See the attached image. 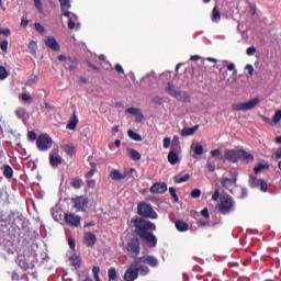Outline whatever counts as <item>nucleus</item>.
<instances>
[{
  "label": "nucleus",
  "mask_w": 281,
  "mask_h": 281,
  "mask_svg": "<svg viewBox=\"0 0 281 281\" xmlns=\"http://www.w3.org/2000/svg\"><path fill=\"white\" fill-rule=\"evenodd\" d=\"M218 196H220L218 189H216L212 195L213 201H218Z\"/></svg>",
  "instance_id": "obj_64"
},
{
  "label": "nucleus",
  "mask_w": 281,
  "mask_h": 281,
  "mask_svg": "<svg viewBox=\"0 0 281 281\" xmlns=\"http://www.w3.org/2000/svg\"><path fill=\"white\" fill-rule=\"evenodd\" d=\"M110 177L111 179H113V181H122V179L126 178V175H123L122 172H120V170L114 169L110 172Z\"/></svg>",
  "instance_id": "obj_25"
},
{
  "label": "nucleus",
  "mask_w": 281,
  "mask_h": 281,
  "mask_svg": "<svg viewBox=\"0 0 281 281\" xmlns=\"http://www.w3.org/2000/svg\"><path fill=\"white\" fill-rule=\"evenodd\" d=\"M125 113H128L130 115L135 116V122H143L144 121V113H142V110L139 108H127L125 110Z\"/></svg>",
  "instance_id": "obj_14"
},
{
  "label": "nucleus",
  "mask_w": 281,
  "mask_h": 281,
  "mask_svg": "<svg viewBox=\"0 0 281 281\" xmlns=\"http://www.w3.org/2000/svg\"><path fill=\"white\" fill-rule=\"evenodd\" d=\"M225 159L232 161V164H237L238 159H240V150L226 149Z\"/></svg>",
  "instance_id": "obj_9"
},
{
  "label": "nucleus",
  "mask_w": 281,
  "mask_h": 281,
  "mask_svg": "<svg viewBox=\"0 0 281 281\" xmlns=\"http://www.w3.org/2000/svg\"><path fill=\"white\" fill-rule=\"evenodd\" d=\"M127 155L128 157H131V159H133V161H139V159H142V154H139V151L132 148L127 149Z\"/></svg>",
  "instance_id": "obj_26"
},
{
  "label": "nucleus",
  "mask_w": 281,
  "mask_h": 281,
  "mask_svg": "<svg viewBox=\"0 0 281 281\" xmlns=\"http://www.w3.org/2000/svg\"><path fill=\"white\" fill-rule=\"evenodd\" d=\"M70 262H71V265H74V267H80V258L79 257H71Z\"/></svg>",
  "instance_id": "obj_47"
},
{
  "label": "nucleus",
  "mask_w": 281,
  "mask_h": 281,
  "mask_svg": "<svg viewBox=\"0 0 281 281\" xmlns=\"http://www.w3.org/2000/svg\"><path fill=\"white\" fill-rule=\"evenodd\" d=\"M165 91L170 95L171 98H175L179 90H177V87H175V83L168 82L165 87Z\"/></svg>",
  "instance_id": "obj_22"
},
{
  "label": "nucleus",
  "mask_w": 281,
  "mask_h": 281,
  "mask_svg": "<svg viewBox=\"0 0 281 281\" xmlns=\"http://www.w3.org/2000/svg\"><path fill=\"white\" fill-rule=\"evenodd\" d=\"M135 262H139V265H142L143 267L144 265H149V267H157V265H159L157 258L153 256H144L139 259H136Z\"/></svg>",
  "instance_id": "obj_10"
},
{
  "label": "nucleus",
  "mask_w": 281,
  "mask_h": 281,
  "mask_svg": "<svg viewBox=\"0 0 281 281\" xmlns=\"http://www.w3.org/2000/svg\"><path fill=\"white\" fill-rule=\"evenodd\" d=\"M0 34H2L3 36H10V34H11V31H10V29H8V27H1V25H0Z\"/></svg>",
  "instance_id": "obj_50"
},
{
  "label": "nucleus",
  "mask_w": 281,
  "mask_h": 281,
  "mask_svg": "<svg viewBox=\"0 0 281 281\" xmlns=\"http://www.w3.org/2000/svg\"><path fill=\"white\" fill-rule=\"evenodd\" d=\"M189 180H190V173L178 175L175 177L176 183H186V181H189Z\"/></svg>",
  "instance_id": "obj_30"
},
{
  "label": "nucleus",
  "mask_w": 281,
  "mask_h": 281,
  "mask_svg": "<svg viewBox=\"0 0 281 281\" xmlns=\"http://www.w3.org/2000/svg\"><path fill=\"white\" fill-rule=\"evenodd\" d=\"M192 199H199L201 196V189H194L191 191Z\"/></svg>",
  "instance_id": "obj_48"
},
{
  "label": "nucleus",
  "mask_w": 281,
  "mask_h": 281,
  "mask_svg": "<svg viewBox=\"0 0 281 281\" xmlns=\"http://www.w3.org/2000/svg\"><path fill=\"white\" fill-rule=\"evenodd\" d=\"M265 168H269V166L260 164L259 166L255 167V173L258 175V172H261L265 170Z\"/></svg>",
  "instance_id": "obj_49"
},
{
  "label": "nucleus",
  "mask_w": 281,
  "mask_h": 281,
  "mask_svg": "<svg viewBox=\"0 0 281 281\" xmlns=\"http://www.w3.org/2000/svg\"><path fill=\"white\" fill-rule=\"evenodd\" d=\"M71 186H72V188H75V190H79V188H82V180L74 179L71 181Z\"/></svg>",
  "instance_id": "obj_43"
},
{
  "label": "nucleus",
  "mask_w": 281,
  "mask_h": 281,
  "mask_svg": "<svg viewBox=\"0 0 281 281\" xmlns=\"http://www.w3.org/2000/svg\"><path fill=\"white\" fill-rule=\"evenodd\" d=\"M95 235L92 233H86L83 237V243L88 245V247H93L95 245Z\"/></svg>",
  "instance_id": "obj_20"
},
{
  "label": "nucleus",
  "mask_w": 281,
  "mask_h": 281,
  "mask_svg": "<svg viewBox=\"0 0 281 281\" xmlns=\"http://www.w3.org/2000/svg\"><path fill=\"white\" fill-rule=\"evenodd\" d=\"M188 223L183 221L176 222V228L178 229V232H188Z\"/></svg>",
  "instance_id": "obj_32"
},
{
  "label": "nucleus",
  "mask_w": 281,
  "mask_h": 281,
  "mask_svg": "<svg viewBox=\"0 0 281 281\" xmlns=\"http://www.w3.org/2000/svg\"><path fill=\"white\" fill-rule=\"evenodd\" d=\"M191 151L193 153L192 157L193 159H196V157H201L203 155V145L193 142L190 146Z\"/></svg>",
  "instance_id": "obj_17"
},
{
  "label": "nucleus",
  "mask_w": 281,
  "mask_h": 281,
  "mask_svg": "<svg viewBox=\"0 0 281 281\" xmlns=\"http://www.w3.org/2000/svg\"><path fill=\"white\" fill-rule=\"evenodd\" d=\"M169 193L171 196H173L175 201H179V198L177 196V190L175 188H170Z\"/></svg>",
  "instance_id": "obj_56"
},
{
  "label": "nucleus",
  "mask_w": 281,
  "mask_h": 281,
  "mask_svg": "<svg viewBox=\"0 0 281 281\" xmlns=\"http://www.w3.org/2000/svg\"><path fill=\"white\" fill-rule=\"evenodd\" d=\"M246 54L247 56H254V54H256V47L254 46L248 47L246 50Z\"/></svg>",
  "instance_id": "obj_54"
},
{
  "label": "nucleus",
  "mask_w": 281,
  "mask_h": 281,
  "mask_svg": "<svg viewBox=\"0 0 281 281\" xmlns=\"http://www.w3.org/2000/svg\"><path fill=\"white\" fill-rule=\"evenodd\" d=\"M218 155H221V149H214L211 151L212 157H218Z\"/></svg>",
  "instance_id": "obj_63"
},
{
  "label": "nucleus",
  "mask_w": 281,
  "mask_h": 281,
  "mask_svg": "<svg viewBox=\"0 0 281 281\" xmlns=\"http://www.w3.org/2000/svg\"><path fill=\"white\" fill-rule=\"evenodd\" d=\"M261 120H262V122H266V124H269L270 126H273V120H271L267 116H263V115H261Z\"/></svg>",
  "instance_id": "obj_57"
},
{
  "label": "nucleus",
  "mask_w": 281,
  "mask_h": 281,
  "mask_svg": "<svg viewBox=\"0 0 281 281\" xmlns=\"http://www.w3.org/2000/svg\"><path fill=\"white\" fill-rule=\"evenodd\" d=\"M15 115L19 117V120H23L25 117V109L19 108L15 110Z\"/></svg>",
  "instance_id": "obj_42"
},
{
  "label": "nucleus",
  "mask_w": 281,
  "mask_h": 281,
  "mask_svg": "<svg viewBox=\"0 0 281 281\" xmlns=\"http://www.w3.org/2000/svg\"><path fill=\"white\" fill-rule=\"evenodd\" d=\"M168 190V187L166 186V183H155L151 188H150V192H153L154 194H164V192H166Z\"/></svg>",
  "instance_id": "obj_19"
},
{
  "label": "nucleus",
  "mask_w": 281,
  "mask_h": 281,
  "mask_svg": "<svg viewBox=\"0 0 281 281\" xmlns=\"http://www.w3.org/2000/svg\"><path fill=\"white\" fill-rule=\"evenodd\" d=\"M59 3L61 5L64 16H69V14H71V13L67 10H69V8H71V2L69 0H59Z\"/></svg>",
  "instance_id": "obj_24"
},
{
  "label": "nucleus",
  "mask_w": 281,
  "mask_h": 281,
  "mask_svg": "<svg viewBox=\"0 0 281 281\" xmlns=\"http://www.w3.org/2000/svg\"><path fill=\"white\" fill-rule=\"evenodd\" d=\"M164 148H170V137L164 138Z\"/></svg>",
  "instance_id": "obj_60"
},
{
  "label": "nucleus",
  "mask_w": 281,
  "mask_h": 281,
  "mask_svg": "<svg viewBox=\"0 0 281 281\" xmlns=\"http://www.w3.org/2000/svg\"><path fill=\"white\" fill-rule=\"evenodd\" d=\"M49 162L53 168H58L63 164V157L58 155V148H55L49 154Z\"/></svg>",
  "instance_id": "obj_7"
},
{
  "label": "nucleus",
  "mask_w": 281,
  "mask_h": 281,
  "mask_svg": "<svg viewBox=\"0 0 281 281\" xmlns=\"http://www.w3.org/2000/svg\"><path fill=\"white\" fill-rule=\"evenodd\" d=\"M239 159L249 164V161H254V156L245 150H239Z\"/></svg>",
  "instance_id": "obj_27"
},
{
  "label": "nucleus",
  "mask_w": 281,
  "mask_h": 281,
  "mask_svg": "<svg viewBox=\"0 0 281 281\" xmlns=\"http://www.w3.org/2000/svg\"><path fill=\"white\" fill-rule=\"evenodd\" d=\"M249 183L251 188H260L261 192H267V182H265V180H260L255 176H250Z\"/></svg>",
  "instance_id": "obj_8"
},
{
  "label": "nucleus",
  "mask_w": 281,
  "mask_h": 281,
  "mask_svg": "<svg viewBox=\"0 0 281 281\" xmlns=\"http://www.w3.org/2000/svg\"><path fill=\"white\" fill-rule=\"evenodd\" d=\"M34 4L40 14H43V3L41 2V0H34Z\"/></svg>",
  "instance_id": "obj_45"
},
{
  "label": "nucleus",
  "mask_w": 281,
  "mask_h": 281,
  "mask_svg": "<svg viewBox=\"0 0 281 281\" xmlns=\"http://www.w3.org/2000/svg\"><path fill=\"white\" fill-rule=\"evenodd\" d=\"M235 205L236 202L234 201V198L224 194L220 198V204L217 205V210L218 212H221V214H229V212H234Z\"/></svg>",
  "instance_id": "obj_3"
},
{
  "label": "nucleus",
  "mask_w": 281,
  "mask_h": 281,
  "mask_svg": "<svg viewBox=\"0 0 281 281\" xmlns=\"http://www.w3.org/2000/svg\"><path fill=\"white\" fill-rule=\"evenodd\" d=\"M27 138L30 139V142H36V132L34 131L29 132Z\"/></svg>",
  "instance_id": "obj_51"
},
{
  "label": "nucleus",
  "mask_w": 281,
  "mask_h": 281,
  "mask_svg": "<svg viewBox=\"0 0 281 281\" xmlns=\"http://www.w3.org/2000/svg\"><path fill=\"white\" fill-rule=\"evenodd\" d=\"M115 71H116L117 74H124V68L122 67V65L116 64V65H115Z\"/></svg>",
  "instance_id": "obj_61"
},
{
  "label": "nucleus",
  "mask_w": 281,
  "mask_h": 281,
  "mask_svg": "<svg viewBox=\"0 0 281 281\" xmlns=\"http://www.w3.org/2000/svg\"><path fill=\"white\" fill-rule=\"evenodd\" d=\"M92 273H93V276H94V280L100 279V276H99V273H100V267H93Z\"/></svg>",
  "instance_id": "obj_52"
},
{
  "label": "nucleus",
  "mask_w": 281,
  "mask_h": 281,
  "mask_svg": "<svg viewBox=\"0 0 281 281\" xmlns=\"http://www.w3.org/2000/svg\"><path fill=\"white\" fill-rule=\"evenodd\" d=\"M78 21V16L76 14H69L68 16V27L69 30H74L76 27V22Z\"/></svg>",
  "instance_id": "obj_31"
},
{
  "label": "nucleus",
  "mask_w": 281,
  "mask_h": 281,
  "mask_svg": "<svg viewBox=\"0 0 281 281\" xmlns=\"http://www.w3.org/2000/svg\"><path fill=\"white\" fill-rule=\"evenodd\" d=\"M211 20L213 21V23H218L221 21V11H218V8H213L211 13Z\"/></svg>",
  "instance_id": "obj_28"
},
{
  "label": "nucleus",
  "mask_w": 281,
  "mask_h": 281,
  "mask_svg": "<svg viewBox=\"0 0 281 281\" xmlns=\"http://www.w3.org/2000/svg\"><path fill=\"white\" fill-rule=\"evenodd\" d=\"M172 150H181V143L179 142V136H173L171 143Z\"/></svg>",
  "instance_id": "obj_34"
},
{
  "label": "nucleus",
  "mask_w": 281,
  "mask_h": 281,
  "mask_svg": "<svg viewBox=\"0 0 281 281\" xmlns=\"http://www.w3.org/2000/svg\"><path fill=\"white\" fill-rule=\"evenodd\" d=\"M36 47H37L36 42L34 41L30 42L29 49L32 54H36Z\"/></svg>",
  "instance_id": "obj_46"
},
{
  "label": "nucleus",
  "mask_w": 281,
  "mask_h": 281,
  "mask_svg": "<svg viewBox=\"0 0 281 281\" xmlns=\"http://www.w3.org/2000/svg\"><path fill=\"white\" fill-rule=\"evenodd\" d=\"M137 271H140V273H148L149 270H148V267L140 265L139 261H135L134 265H132L130 269L125 271L124 280L125 281L137 280Z\"/></svg>",
  "instance_id": "obj_2"
},
{
  "label": "nucleus",
  "mask_w": 281,
  "mask_h": 281,
  "mask_svg": "<svg viewBox=\"0 0 281 281\" xmlns=\"http://www.w3.org/2000/svg\"><path fill=\"white\" fill-rule=\"evenodd\" d=\"M207 169H209V172H214V170H216V165H214V162L212 161H209Z\"/></svg>",
  "instance_id": "obj_55"
},
{
  "label": "nucleus",
  "mask_w": 281,
  "mask_h": 281,
  "mask_svg": "<svg viewBox=\"0 0 281 281\" xmlns=\"http://www.w3.org/2000/svg\"><path fill=\"white\" fill-rule=\"evenodd\" d=\"M68 245L70 247V249H76V240L74 238H69L68 239Z\"/></svg>",
  "instance_id": "obj_59"
},
{
  "label": "nucleus",
  "mask_w": 281,
  "mask_h": 281,
  "mask_svg": "<svg viewBox=\"0 0 281 281\" xmlns=\"http://www.w3.org/2000/svg\"><path fill=\"white\" fill-rule=\"evenodd\" d=\"M237 178L235 177L234 179L223 177L221 179V183L224 188L228 190V188H232V186H236Z\"/></svg>",
  "instance_id": "obj_21"
},
{
  "label": "nucleus",
  "mask_w": 281,
  "mask_h": 281,
  "mask_svg": "<svg viewBox=\"0 0 281 281\" xmlns=\"http://www.w3.org/2000/svg\"><path fill=\"white\" fill-rule=\"evenodd\" d=\"M52 136L47 134H41L36 139V146L38 150H42L43 153L49 150V148H52Z\"/></svg>",
  "instance_id": "obj_5"
},
{
  "label": "nucleus",
  "mask_w": 281,
  "mask_h": 281,
  "mask_svg": "<svg viewBox=\"0 0 281 281\" xmlns=\"http://www.w3.org/2000/svg\"><path fill=\"white\" fill-rule=\"evenodd\" d=\"M127 251L131 256H139V241L137 239L128 241Z\"/></svg>",
  "instance_id": "obj_13"
},
{
  "label": "nucleus",
  "mask_w": 281,
  "mask_h": 281,
  "mask_svg": "<svg viewBox=\"0 0 281 281\" xmlns=\"http://www.w3.org/2000/svg\"><path fill=\"white\" fill-rule=\"evenodd\" d=\"M198 130H199V125H195L193 127H184L181 131V136L182 137H190V135H194V133H196Z\"/></svg>",
  "instance_id": "obj_23"
},
{
  "label": "nucleus",
  "mask_w": 281,
  "mask_h": 281,
  "mask_svg": "<svg viewBox=\"0 0 281 281\" xmlns=\"http://www.w3.org/2000/svg\"><path fill=\"white\" fill-rule=\"evenodd\" d=\"M280 122H281V110H277L272 119V124L273 126H276V124H280Z\"/></svg>",
  "instance_id": "obj_39"
},
{
  "label": "nucleus",
  "mask_w": 281,
  "mask_h": 281,
  "mask_svg": "<svg viewBox=\"0 0 281 281\" xmlns=\"http://www.w3.org/2000/svg\"><path fill=\"white\" fill-rule=\"evenodd\" d=\"M3 175H4V177H7V179H12V175H14L12 167L5 165L4 169H3Z\"/></svg>",
  "instance_id": "obj_38"
},
{
  "label": "nucleus",
  "mask_w": 281,
  "mask_h": 281,
  "mask_svg": "<svg viewBox=\"0 0 281 281\" xmlns=\"http://www.w3.org/2000/svg\"><path fill=\"white\" fill-rule=\"evenodd\" d=\"M127 135L131 139H134V142H142V136L132 130H128Z\"/></svg>",
  "instance_id": "obj_37"
},
{
  "label": "nucleus",
  "mask_w": 281,
  "mask_h": 281,
  "mask_svg": "<svg viewBox=\"0 0 281 281\" xmlns=\"http://www.w3.org/2000/svg\"><path fill=\"white\" fill-rule=\"evenodd\" d=\"M44 43L47 47H49V49H52L53 52H60V44H58V41H56V37L54 36H47L44 40Z\"/></svg>",
  "instance_id": "obj_11"
},
{
  "label": "nucleus",
  "mask_w": 281,
  "mask_h": 281,
  "mask_svg": "<svg viewBox=\"0 0 281 281\" xmlns=\"http://www.w3.org/2000/svg\"><path fill=\"white\" fill-rule=\"evenodd\" d=\"M135 227L137 228L138 236L148 243L151 247L157 245V237L148 232H155L157 227L149 221L136 220Z\"/></svg>",
  "instance_id": "obj_1"
},
{
  "label": "nucleus",
  "mask_w": 281,
  "mask_h": 281,
  "mask_svg": "<svg viewBox=\"0 0 281 281\" xmlns=\"http://www.w3.org/2000/svg\"><path fill=\"white\" fill-rule=\"evenodd\" d=\"M245 71H248L249 76H254V66L251 64L246 65Z\"/></svg>",
  "instance_id": "obj_53"
},
{
  "label": "nucleus",
  "mask_w": 281,
  "mask_h": 281,
  "mask_svg": "<svg viewBox=\"0 0 281 281\" xmlns=\"http://www.w3.org/2000/svg\"><path fill=\"white\" fill-rule=\"evenodd\" d=\"M153 104H161V102H164V100L159 97H156L151 100Z\"/></svg>",
  "instance_id": "obj_62"
},
{
  "label": "nucleus",
  "mask_w": 281,
  "mask_h": 281,
  "mask_svg": "<svg viewBox=\"0 0 281 281\" xmlns=\"http://www.w3.org/2000/svg\"><path fill=\"white\" fill-rule=\"evenodd\" d=\"M178 102H184L186 104H190L192 102V97L186 91L178 90V93L173 97Z\"/></svg>",
  "instance_id": "obj_15"
},
{
  "label": "nucleus",
  "mask_w": 281,
  "mask_h": 281,
  "mask_svg": "<svg viewBox=\"0 0 281 281\" xmlns=\"http://www.w3.org/2000/svg\"><path fill=\"white\" fill-rule=\"evenodd\" d=\"M0 49H2V52H8V41H2L0 43Z\"/></svg>",
  "instance_id": "obj_58"
},
{
  "label": "nucleus",
  "mask_w": 281,
  "mask_h": 281,
  "mask_svg": "<svg viewBox=\"0 0 281 281\" xmlns=\"http://www.w3.org/2000/svg\"><path fill=\"white\" fill-rule=\"evenodd\" d=\"M65 221L67 225H71L72 227H78L80 225V216L74 213H66Z\"/></svg>",
  "instance_id": "obj_12"
},
{
  "label": "nucleus",
  "mask_w": 281,
  "mask_h": 281,
  "mask_svg": "<svg viewBox=\"0 0 281 281\" xmlns=\"http://www.w3.org/2000/svg\"><path fill=\"white\" fill-rule=\"evenodd\" d=\"M108 278L110 281H117V271H115V268H110L108 270Z\"/></svg>",
  "instance_id": "obj_36"
},
{
  "label": "nucleus",
  "mask_w": 281,
  "mask_h": 281,
  "mask_svg": "<svg viewBox=\"0 0 281 281\" xmlns=\"http://www.w3.org/2000/svg\"><path fill=\"white\" fill-rule=\"evenodd\" d=\"M63 149L67 155H74L76 153V146L74 144H65L63 145Z\"/></svg>",
  "instance_id": "obj_33"
},
{
  "label": "nucleus",
  "mask_w": 281,
  "mask_h": 281,
  "mask_svg": "<svg viewBox=\"0 0 281 281\" xmlns=\"http://www.w3.org/2000/svg\"><path fill=\"white\" fill-rule=\"evenodd\" d=\"M34 27H35L36 32H38V34H47V29H45V27L43 26V24H41V23H35V24H34Z\"/></svg>",
  "instance_id": "obj_41"
},
{
  "label": "nucleus",
  "mask_w": 281,
  "mask_h": 281,
  "mask_svg": "<svg viewBox=\"0 0 281 281\" xmlns=\"http://www.w3.org/2000/svg\"><path fill=\"white\" fill-rule=\"evenodd\" d=\"M258 104H260V98H254L247 102L234 103L232 105V110L233 111H251L252 109H256Z\"/></svg>",
  "instance_id": "obj_4"
},
{
  "label": "nucleus",
  "mask_w": 281,
  "mask_h": 281,
  "mask_svg": "<svg viewBox=\"0 0 281 281\" xmlns=\"http://www.w3.org/2000/svg\"><path fill=\"white\" fill-rule=\"evenodd\" d=\"M137 212L139 216H145L147 218H153V220L157 218V213L153 211V206H150V204H146V203L138 204Z\"/></svg>",
  "instance_id": "obj_6"
},
{
  "label": "nucleus",
  "mask_w": 281,
  "mask_h": 281,
  "mask_svg": "<svg viewBox=\"0 0 281 281\" xmlns=\"http://www.w3.org/2000/svg\"><path fill=\"white\" fill-rule=\"evenodd\" d=\"M179 153H181L179 149H171L169 151L168 161L171 164V166H175V164H179V161H181V158H179Z\"/></svg>",
  "instance_id": "obj_18"
},
{
  "label": "nucleus",
  "mask_w": 281,
  "mask_h": 281,
  "mask_svg": "<svg viewBox=\"0 0 281 281\" xmlns=\"http://www.w3.org/2000/svg\"><path fill=\"white\" fill-rule=\"evenodd\" d=\"M77 212H82L87 207V199L85 196H78L72 200Z\"/></svg>",
  "instance_id": "obj_16"
},
{
  "label": "nucleus",
  "mask_w": 281,
  "mask_h": 281,
  "mask_svg": "<svg viewBox=\"0 0 281 281\" xmlns=\"http://www.w3.org/2000/svg\"><path fill=\"white\" fill-rule=\"evenodd\" d=\"M76 126H78V116H76V114H74L67 124V128L69 131H76Z\"/></svg>",
  "instance_id": "obj_29"
},
{
  "label": "nucleus",
  "mask_w": 281,
  "mask_h": 281,
  "mask_svg": "<svg viewBox=\"0 0 281 281\" xmlns=\"http://www.w3.org/2000/svg\"><path fill=\"white\" fill-rule=\"evenodd\" d=\"M58 60H60L61 63H65V67H68L69 69H74V66H69V63H71V58L65 56V55H59L58 56Z\"/></svg>",
  "instance_id": "obj_35"
},
{
  "label": "nucleus",
  "mask_w": 281,
  "mask_h": 281,
  "mask_svg": "<svg viewBox=\"0 0 281 281\" xmlns=\"http://www.w3.org/2000/svg\"><path fill=\"white\" fill-rule=\"evenodd\" d=\"M38 82V76L32 75L25 82L26 87H32V85H36Z\"/></svg>",
  "instance_id": "obj_40"
},
{
  "label": "nucleus",
  "mask_w": 281,
  "mask_h": 281,
  "mask_svg": "<svg viewBox=\"0 0 281 281\" xmlns=\"http://www.w3.org/2000/svg\"><path fill=\"white\" fill-rule=\"evenodd\" d=\"M5 78H8V70L3 66H0V80H5Z\"/></svg>",
  "instance_id": "obj_44"
}]
</instances>
